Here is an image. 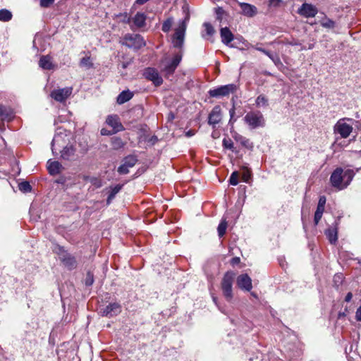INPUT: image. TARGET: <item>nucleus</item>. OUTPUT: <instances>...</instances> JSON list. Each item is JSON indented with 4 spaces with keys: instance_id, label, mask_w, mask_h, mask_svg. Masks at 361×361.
Returning a JSON list of instances; mask_svg holds the SVG:
<instances>
[{
    "instance_id": "nucleus-26",
    "label": "nucleus",
    "mask_w": 361,
    "mask_h": 361,
    "mask_svg": "<svg viewBox=\"0 0 361 361\" xmlns=\"http://www.w3.org/2000/svg\"><path fill=\"white\" fill-rule=\"evenodd\" d=\"M133 96V92L129 90H124L121 92L117 97V103L123 104L129 101Z\"/></svg>"
},
{
    "instance_id": "nucleus-1",
    "label": "nucleus",
    "mask_w": 361,
    "mask_h": 361,
    "mask_svg": "<svg viewBox=\"0 0 361 361\" xmlns=\"http://www.w3.org/2000/svg\"><path fill=\"white\" fill-rule=\"evenodd\" d=\"M354 175L353 170L348 169L343 171L342 168H337L332 173L330 181L333 187L343 190L350 184Z\"/></svg>"
},
{
    "instance_id": "nucleus-36",
    "label": "nucleus",
    "mask_w": 361,
    "mask_h": 361,
    "mask_svg": "<svg viewBox=\"0 0 361 361\" xmlns=\"http://www.w3.org/2000/svg\"><path fill=\"white\" fill-rule=\"evenodd\" d=\"M173 23V19L172 18H169L166 19L162 24V30L164 32H168Z\"/></svg>"
},
{
    "instance_id": "nucleus-6",
    "label": "nucleus",
    "mask_w": 361,
    "mask_h": 361,
    "mask_svg": "<svg viewBox=\"0 0 361 361\" xmlns=\"http://www.w3.org/2000/svg\"><path fill=\"white\" fill-rule=\"evenodd\" d=\"M347 121H352V119L343 118L339 119L334 127V134H338L341 138H347L349 137L353 131V126L346 123Z\"/></svg>"
},
{
    "instance_id": "nucleus-54",
    "label": "nucleus",
    "mask_w": 361,
    "mask_h": 361,
    "mask_svg": "<svg viewBox=\"0 0 361 361\" xmlns=\"http://www.w3.org/2000/svg\"><path fill=\"white\" fill-rule=\"evenodd\" d=\"M148 0H136L137 4L142 5L146 3Z\"/></svg>"
},
{
    "instance_id": "nucleus-49",
    "label": "nucleus",
    "mask_w": 361,
    "mask_h": 361,
    "mask_svg": "<svg viewBox=\"0 0 361 361\" xmlns=\"http://www.w3.org/2000/svg\"><path fill=\"white\" fill-rule=\"evenodd\" d=\"M6 108L0 104V116H6Z\"/></svg>"
},
{
    "instance_id": "nucleus-22",
    "label": "nucleus",
    "mask_w": 361,
    "mask_h": 361,
    "mask_svg": "<svg viewBox=\"0 0 361 361\" xmlns=\"http://www.w3.org/2000/svg\"><path fill=\"white\" fill-rule=\"evenodd\" d=\"M61 168L62 166L59 161H51L49 160L47 162V169L51 175H56L59 173Z\"/></svg>"
},
{
    "instance_id": "nucleus-12",
    "label": "nucleus",
    "mask_w": 361,
    "mask_h": 361,
    "mask_svg": "<svg viewBox=\"0 0 361 361\" xmlns=\"http://www.w3.org/2000/svg\"><path fill=\"white\" fill-rule=\"evenodd\" d=\"M72 87H64L53 90L50 96L56 102H65L72 93Z\"/></svg>"
},
{
    "instance_id": "nucleus-9",
    "label": "nucleus",
    "mask_w": 361,
    "mask_h": 361,
    "mask_svg": "<svg viewBox=\"0 0 361 361\" xmlns=\"http://www.w3.org/2000/svg\"><path fill=\"white\" fill-rule=\"evenodd\" d=\"M186 20L188 18L184 20H182L177 28H176L174 34L172 37V43L173 45H183L185 39V35L186 30Z\"/></svg>"
},
{
    "instance_id": "nucleus-47",
    "label": "nucleus",
    "mask_w": 361,
    "mask_h": 361,
    "mask_svg": "<svg viewBox=\"0 0 361 361\" xmlns=\"http://www.w3.org/2000/svg\"><path fill=\"white\" fill-rule=\"evenodd\" d=\"M250 176H251V174H250V171H246L243 172V180L245 182H248L250 178Z\"/></svg>"
},
{
    "instance_id": "nucleus-32",
    "label": "nucleus",
    "mask_w": 361,
    "mask_h": 361,
    "mask_svg": "<svg viewBox=\"0 0 361 361\" xmlns=\"http://www.w3.org/2000/svg\"><path fill=\"white\" fill-rule=\"evenodd\" d=\"M227 221L225 219H223L218 226L217 230L219 237H222L226 231Z\"/></svg>"
},
{
    "instance_id": "nucleus-27",
    "label": "nucleus",
    "mask_w": 361,
    "mask_h": 361,
    "mask_svg": "<svg viewBox=\"0 0 361 361\" xmlns=\"http://www.w3.org/2000/svg\"><path fill=\"white\" fill-rule=\"evenodd\" d=\"M203 30H202V36L204 38H208L214 33V29L211 23H204L202 25Z\"/></svg>"
},
{
    "instance_id": "nucleus-35",
    "label": "nucleus",
    "mask_w": 361,
    "mask_h": 361,
    "mask_svg": "<svg viewBox=\"0 0 361 361\" xmlns=\"http://www.w3.org/2000/svg\"><path fill=\"white\" fill-rule=\"evenodd\" d=\"M19 190L23 192H29L32 190V187L29 182L23 181L18 184Z\"/></svg>"
},
{
    "instance_id": "nucleus-33",
    "label": "nucleus",
    "mask_w": 361,
    "mask_h": 361,
    "mask_svg": "<svg viewBox=\"0 0 361 361\" xmlns=\"http://www.w3.org/2000/svg\"><path fill=\"white\" fill-rule=\"evenodd\" d=\"M85 179V180L90 182L96 188H99L102 185V180L98 178L87 176Z\"/></svg>"
},
{
    "instance_id": "nucleus-24",
    "label": "nucleus",
    "mask_w": 361,
    "mask_h": 361,
    "mask_svg": "<svg viewBox=\"0 0 361 361\" xmlns=\"http://www.w3.org/2000/svg\"><path fill=\"white\" fill-rule=\"evenodd\" d=\"M221 37L222 42L225 44H228L233 39V35L228 27L221 29Z\"/></svg>"
},
{
    "instance_id": "nucleus-56",
    "label": "nucleus",
    "mask_w": 361,
    "mask_h": 361,
    "mask_svg": "<svg viewBox=\"0 0 361 361\" xmlns=\"http://www.w3.org/2000/svg\"><path fill=\"white\" fill-rule=\"evenodd\" d=\"M336 279H338L339 281L342 280V276L341 275H336L334 276V281H336Z\"/></svg>"
},
{
    "instance_id": "nucleus-28",
    "label": "nucleus",
    "mask_w": 361,
    "mask_h": 361,
    "mask_svg": "<svg viewBox=\"0 0 361 361\" xmlns=\"http://www.w3.org/2000/svg\"><path fill=\"white\" fill-rule=\"evenodd\" d=\"M146 16L144 13H137L133 18V23L137 27H142L145 25Z\"/></svg>"
},
{
    "instance_id": "nucleus-13",
    "label": "nucleus",
    "mask_w": 361,
    "mask_h": 361,
    "mask_svg": "<svg viewBox=\"0 0 361 361\" xmlns=\"http://www.w3.org/2000/svg\"><path fill=\"white\" fill-rule=\"evenodd\" d=\"M123 45H145L146 42L143 37L136 33L127 34L123 38Z\"/></svg>"
},
{
    "instance_id": "nucleus-29",
    "label": "nucleus",
    "mask_w": 361,
    "mask_h": 361,
    "mask_svg": "<svg viewBox=\"0 0 361 361\" xmlns=\"http://www.w3.org/2000/svg\"><path fill=\"white\" fill-rule=\"evenodd\" d=\"M257 49L267 55L274 61L275 64H278L280 63V59L277 54L268 51L265 49H263L262 47H258Z\"/></svg>"
},
{
    "instance_id": "nucleus-53",
    "label": "nucleus",
    "mask_w": 361,
    "mask_h": 361,
    "mask_svg": "<svg viewBox=\"0 0 361 361\" xmlns=\"http://www.w3.org/2000/svg\"><path fill=\"white\" fill-rule=\"evenodd\" d=\"M279 1H280V0H270V1H269V4H270V5H276V4H277Z\"/></svg>"
},
{
    "instance_id": "nucleus-25",
    "label": "nucleus",
    "mask_w": 361,
    "mask_h": 361,
    "mask_svg": "<svg viewBox=\"0 0 361 361\" xmlns=\"http://www.w3.org/2000/svg\"><path fill=\"white\" fill-rule=\"evenodd\" d=\"M325 235L331 244H335L338 240V231L336 228H329L325 231Z\"/></svg>"
},
{
    "instance_id": "nucleus-57",
    "label": "nucleus",
    "mask_w": 361,
    "mask_h": 361,
    "mask_svg": "<svg viewBox=\"0 0 361 361\" xmlns=\"http://www.w3.org/2000/svg\"><path fill=\"white\" fill-rule=\"evenodd\" d=\"M213 300L216 304V298L215 297H213Z\"/></svg>"
},
{
    "instance_id": "nucleus-48",
    "label": "nucleus",
    "mask_w": 361,
    "mask_h": 361,
    "mask_svg": "<svg viewBox=\"0 0 361 361\" xmlns=\"http://www.w3.org/2000/svg\"><path fill=\"white\" fill-rule=\"evenodd\" d=\"M355 319L357 322H361V305L357 309L355 312Z\"/></svg>"
},
{
    "instance_id": "nucleus-40",
    "label": "nucleus",
    "mask_w": 361,
    "mask_h": 361,
    "mask_svg": "<svg viewBox=\"0 0 361 361\" xmlns=\"http://www.w3.org/2000/svg\"><path fill=\"white\" fill-rule=\"evenodd\" d=\"M229 183L232 185H236L238 183V173L237 171H234L230 176Z\"/></svg>"
},
{
    "instance_id": "nucleus-55",
    "label": "nucleus",
    "mask_w": 361,
    "mask_h": 361,
    "mask_svg": "<svg viewBox=\"0 0 361 361\" xmlns=\"http://www.w3.org/2000/svg\"><path fill=\"white\" fill-rule=\"evenodd\" d=\"M195 135L194 131H192V130H188V131L186 133V135H187L188 137H190V136H192V135Z\"/></svg>"
},
{
    "instance_id": "nucleus-51",
    "label": "nucleus",
    "mask_w": 361,
    "mask_h": 361,
    "mask_svg": "<svg viewBox=\"0 0 361 361\" xmlns=\"http://www.w3.org/2000/svg\"><path fill=\"white\" fill-rule=\"evenodd\" d=\"M352 298H353V294H352V293L349 292L348 293H347V295L345 298V301L348 302L352 300Z\"/></svg>"
},
{
    "instance_id": "nucleus-39",
    "label": "nucleus",
    "mask_w": 361,
    "mask_h": 361,
    "mask_svg": "<svg viewBox=\"0 0 361 361\" xmlns=\"http://www.w3.org/2000/svg\"><path fill=\"white\" fill-rule=\"evenodd\" d=\"M256 105L257 106H265L267 105V99L263 95H259L256 99Z\"/></svg>"
},
{
    "instance_id": "nucleus-46",
    "label": "nucleus",
    "mask_w": 361,
    "mask_h": 361,
    "mask_svg": "<svg viewBox=\"0 0 361 361\" xmlns=\"http://www.w3.org/2000/svg\"><path fill=\"white\" fill-rule=\"evenodd\" d=\"M229 114H230V116H231V118H230V121H229V123L233 124L235 121V119H233V116H234V114H235V108H234V106L232 109H230Z\"/></svg>"
},
{
    "instance_id": "nucleus-4",
    "label": "nucleus",
    "mask_w": 361,
    "mask_h": 361,
    "mask_svg": "<svg viewBox=\"0 0 361 361\" xmlns=\"http://www.w3.org/2000/svg\"><path fill=\"white\" fill-rule=\"evenodd\" d=\"M244 121L252 129L263 127L265 124L264 116L259 111L248 112L244 117Z\"/></svg>"
},
{
    "instance_id": "nucleus-16",
    "label": "nucleus",
    "mask_w": 361,
    "mask_h": 361,
    "mask_svg": "<svg viewBox=\"0 0 361 361\" xmlns=\"http://www.w3.org/2000/svg\"><path fill=\"white\" fill-rule=\"evenodd\" d=\"M106 123L108 126L111 127L112 130L116 133L124 130L120 118L117 115L108 116L106 119Z\"/></svg>"
},
{
    "instance_id": "nucleus-8",
    "label": "nucleus",
    "mask_w": 361,
    "mask_h": 361,
    "mask_svg": "<svg viewBox=\"0 0 361 361\" xmlns=\"http://www.w3.org/2000/svg\"><path fill=\"white\" fill-rule=\"evenodd\" d=\"M55 252L58 254L60 260L69 269L76 267L77 262L75 258L68 253L62 247H56Z\"/></svg>"
},
{
    "instance_id": "nucleus-42",
    "label": "nucleus",
    "mask_w": 361,
    "mask_h": 361,
    "mask_svg": "<svg viewBox=\"0 0 361 361\" xmlns=\"http://www.w3.org/2000/svg\"><path fill=\"white\" fill-rule=\"evenodd\" d=\"M223 146L228 149L233 150V143L232 140L229 138H224L223 140Z\"/></svg>"
},
{
    "instance_id": "nucleus-37",
    "label": "nucleus",
    "mask_w": 361,
    "mask_h": 361,
    "mask_svg": "<svg viewBox=\"0 0 361 361\" xmlns=\"http://www.w3.org/2000/svg\"><path fill=\"white\" fill-rule=\"evenodd\" d=\"M321 25L324 27L331 29L334 27L335 22L329 18H326L321 21Z\"/></svg>"
},
{
    "instance_id": "nucleus-20",
    "label": "nucleus",
    "mask_w": 361,
    "mask_h": 361,
    "mask_svg": "<svg viewBox=\"0 0 361 361\" xmlns=\"http://www.w3.org/2000/svg\"><path fill=\"white\" fill-rule=\"evenodd\" d=\"M326 204V197L324 196L320 197L317 204V210L314 214V224H317L322 219V214L324 211V207Z\"/></svg>"
},
{
    "instance_id": "nucleus-38",
    "label": "nucleus",
    "mask_w": 361,
    "mask_h": 361,
    "mask_svg": "<svg viewBox=\"0 0 361 361\" xmlns=\"http://www.w3.org/2000/svg\"><path fill=\"white\" fill-rule=\"evenodd\" d=\"M80 65L82 67H85L87 68H90L92 66V63L90 56H85L81 59Z\"/></svg>"
},
{
    "instance_id": "nucleus-23",
    "label": "nucleus",
    "mask_w": 361,
    "mask_h": 361,
    "mask_svg": "<svg viewBox=\"0 0 361 361\" xmlns=\"http://www.w3.org/2000/svg\"><path fill=\"white\" fill-rule=\"evenodd\" d=\"M39 65L42 68L45 70H51L54 68L51 58L49 55L42 56L39 61Z\"/></svg>"
},
{
    "instance_id": "nucleus-2",
    "label": "nucleus",
    "mask_w": 361,
    "mask_h": 361,
    "mask_svg": "<svg viewBox=\"0 0 361 361\" xmlns=\"http://www.w3.org/2000/svg\"><path fill=\"white\" fill-rule=\"evenodd\" d=\"M182 57L183 54L180 52L175 54L171 58L168 55L163 57L159 66L166 77L173 75L181 61Z\"/></svg>"
},
{
    "instance_id": "nucleus-3",
    "label": "nucleus",
    "mask_w": 361,
    "mask_h": 361,
    "mask_svg": "<svg viewBox=\"0 0 361 361\" xmlns=\"http://www.w3.org/2000/svg\"><path fill=\"white\" fill-rule=\"evenodd\" d=\"M238 90V86L235 84H228L221 85L209 90L208 93L211 97L222 98L228 97L231 94L235 93Z\"/></svg>"
},
{
    "instance_id": "nucleus-14",
    "label": "nucleus",
    "mask_w": 361,
    "mask_h": 361,
    "mask_svg": "<svg viewBox=\"0 0 361 361\" xmlns=\"http://www.w3.org/2000/svg\"><path fill=\"white\" fill-rule=\"evenodd\" d=\"M137 161V158L135 156L126 157L123 164L118 168V172L120 174H127L129 172V168L134 166Z\"/></svg>"
},
{
    "instance_id": "nucleus-18",
    "label": "nucleus",
    "mask_w": 361,
    "mask_h": 361,
    "mask_svg": "<svg viewBox=\"0 0 361 361\" xmlns=\"http://www.w3.org/2000/svg\"><path fill=\"white\" fill-rule=\"evenodd\" d=\"M237 285L240 288L247 291H250L252 288V280L246 274L238 276Z\"/></svg>"
},
{
    "instance_id": "nucleus-21",
    "label": "nucleus",
    "mask_w": 361,
    "mask_h": 361,
    "mask_svg": "<svg viewBox=\"0 0 361 361\" xmlns=\"http://www.w3.org/2000/svg\"><path fill=\"white\" fill-rule=\"evenodd\" d=\"M59 152H61V157L63 159L68 160L73 156L75 153V149L72 145H66L61 149V151Z\"/></svg>"
},
{
    "instance_id": "nucleus-10",
    "label": "nucleus",
    "mask_w": 361,
    "mask_h": 361,
    "mask_svg": "<svg viewBox=\"0 0 361 361\" xmlns=\"http://www.w3.org/2000/svg\"><path fill=\"white\" fill-rule=\"evenodd\" d=\"M145 78L152 82L155 86H160L163 83V79L158 71L152 67L146 68L142 73Z\"/></svg>"
},
{
    "instance_id": "nucleus-5",
    "label": "nucleus",
    "mask_w": 361,
    "mask_h": 361,
    "mask_svg": "<svg viewBox=\"0 0 361 361\" xmlns=\"http://www.w3.org/2000/svg\"><path fill=\"white\" fill-rule=\"evenodd\" d=\"M234 274L231 271H227L222 279L221 288L226 299L230 301L233 298L232 286L234 279Z\"/></svg>"
},
{
    "instance_id": "nucleus-45",
    "label": "nucleus",
    "mask_w": 361,
    "mask_h": 361,
    "mask_svg": "<svg viewBox=\"0 0 361 361\" xmlns=\"http://www.w3.org/2000/svg\"><path fill=\"white\" fill-rule=\"evenodd\" d=\"M115 133H116L113 130H109L106 128H102L101 130V134L102 135H111Z\"/></svg>"
},
{
    "instance_id": "nucleus-50",
    "label": "nucleus",
    "mask_w": 361,
    "mask_h": 361,
    "mask_svg": "<svg viewBox=\"0 0 361 361\" xmlns=\"http://www.w3.org/2000/svg\"><path fill=\"white\" fill-rule=\"evenodd\" d=\"M240 259L239 257H233L232 259H231V264L233 265H235V264H237L240 262Z\"/></svg>"
},
{
    "instance_id": "nucleus-19",
    "label": "nucleus",
    "mask_w": 361,
    "mask_h": 361,
    "mask_svg": "<svg viewBox=\"0 0 361 361\" xmlns=\"http://www.w3.org/2000/svg\"><path fill=\"white\" fill-rule=\"evenodd\" d=\"M239 6L242 10V14L252 18L257 13V8L255 6L247 3H239Z\"/></svg>"
},
{
    "instance_id": "nucleus-52",
    "label": "nucleus",
    "mask_w": 361,
    "mask_h": 361,
    "mask_svg": "<svg viewBox=\"0 0 361 361\" xmlns=\"http://www.w3.org/2000/svg\"><path fill=\"white\" fill-rule=\"evenodd\" d=\"M6 145V141L2 137H0V147H3V146H5ZM1 149H0V151Z\"/></svg>"
},
{
    "instance_id": "nucleus-34",
    "label": "nucleus",
    "mask_w": 361,
    "mask_h": 361,
    "mask_svg": "<svg viewBox=\"0 0 361 361\" xmlns=\"http://www.w3.org/2000/svg\"><path fill=\"white\" fill-rule=\"evenodd\" d=\"M12 14L11 13L6 9H2L0 11V20L1 21H8L11 19Z\"/></svg>"
},
{
    "instance_id": "nucleus-44",
    "label": "nucleus",
    "mask_w": 361,
    "mask_h": 361,
    "mask_svg": "<svg viewBox=\"0 0 361 361\" xmlns=\"http://www.w3.org/2000/svg\"><path fill=\"white\" fill-rule=\"evenodd\" d=\"M94 282L93 276L89 272L87 276L85 284L87 286H91Z\"/></svg>"
},
{
    "instance_id": "nucleus-15",
    "label": "nucleus",
    "mask_w": 361,
    "mask_h": 361,
    "mask_svg": "<svg viewBox=\"0 0 361 361\" xmlns=\"http://www.w3.org/2000/svg\"><path fill=\"white\" fill-rule=\"evenodd\" d=\"M222 119V113H221V109L219 105L215 106L210 114H209L208 117V123L209 125L213 126V127H215L216 124L220 123V121Z\"/></svg>"
},
{
    "instance_id": "nucleus-11",
    "label": "nucleus",
    "mask_w": 361,
    "mask_h": 361,
    "mask_svg": "<svg viewBox=\"0 0 361 361\" xmlns=\"http://www.w3.org/2000/svg\"><path fill=\"white\" fill-rule=\"evenodd\" d=\"M121 310V305L118 302H112L100 309V312L102 316L111 318L119 314Z\"/></svg>"
},
{
    "instance_id": "nucleus-30",
    "label": "nucleus",
    "mask_w": 361,
    "mask_h": 361,
    "mask_svg": "<svg viewBox=\"0 0 361 361\" xmlns=\"http://www.w3.org/2000/svg\"><path fill=\"white\" fill-rule=\"evenodd\" d=\"M121 185H116L111 188L110 193L107 198V204H110L111 200L115 197V195L121 190Z\"/></svg>"
},
{
    "instance_id": "nucleus-31",
    "label": "nucleus",
    "mask_w": 361,
    "mask_h": 361,
    "mask_svg": "<svg viewBox=\"0 0 361 361\" xmlns=\"http://www.w3.org/2000/svg\"><path fill=\"white\" fill-rule=\"evenodd\" d=\"M233 137L237 141L240 142L243 146H247L249 144V140L238 134L236 132L232 133Z\"/></svg>"
},
{
    "instance_id": "nucleus-7",
    "label": "nucleus",
    "mask_w": 361,
    "mask_h": 361,
    "mask_svg": "<svg viewBox=\"0 0 361 361\" xmlns=\"http://www.w3.org/2000/svg\"><path fill=\"white\" fill-rule=\"evenodd\" d=\"M69 137L65 130H59L54 135L51 142V150L53 154L57 153V151H61V149L64 145H68Z\"/></svg>"
},
{
    "instance_id": "nucleus-43",
    "label": "nucleus",
    "mask_w": 361,
    "mask_h": 361,
    "mask_svg": "<svg viewBox=\"0 0 361 361\" xmlns=\"http://www.w3.org/2000/svg\"><path fill=\"white\" fill-rule=\"evenodd\" d=\"M54 0H40V6L44 8L49 7Z\"/></svg>"
},
{
    "instance_id": "nucleus-41",
    "label": "nucleus",
    "mask_w": 361,
    "mask_h": 361,
    "mask_svg": "<svg viewBox=\"0 0 361 361\" xmlns=\"http://www.w3.org/2000/svg\"><path fill=\"white\" fill-rule=\"evenodd\" d=\"M112 145L114 148L118 149L123 146V142L121 138L114 137L112 140Z\"/></svg>"
},
{
    "instance_id": "nucleus-17",
    "label": "nucleus",
    "mask_w": 361,
    "mask_h": 361,
    "mask_svg": "<svg viewBox=\"0 0 361 361\" xmlns=\"http://www.w3.org/2000/svg\"><path fill=\"white\" fill-rule=\"evenodd\" d=\"M298 13L305 18L314 17L317 13V8L312 4L305 3L298 9Z\"/></svg>"
}]
</instances>
